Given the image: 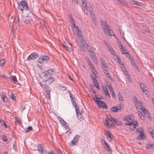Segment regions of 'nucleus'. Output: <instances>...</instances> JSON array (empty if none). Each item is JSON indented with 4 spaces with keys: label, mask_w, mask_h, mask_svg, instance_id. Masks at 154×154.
Instances as JSON below:
<instances>
[{
    "label": "nucleus",
    "mask_w": 154,
    "mask_h": 154,
    "mask_svg": "<svg viewBox=\"0 0 154 154\" xmlns=\"http://www.w3.org/2000/svg\"><path fill=\"white\" fill-rule=\"evenodd\" d=\"M74 106L75 107V109L77 115V117L78 119L80 120L81 121L83 120L84 118L82 115V114L81 113L79 112H78L79 108V106L76 105V103H74Z\"/></svg>",
    "instance_id": "423d86ee"
},
{
    "label": "nucleus",
    "mask_w": 154,
    "mask_h": 154,
    "mask_svg": "<svg viewBox=\"0 0 154 154\" xmlns=\"http://www.w3.org/2000/svg\"><path fill=\"white\" fill-rule=\"evenodd\" d=\"M11 97L12 100H15L16 98L15 97L14 94L12 92H11Z\"/></svg>",
    "instance_id": "a18cd8bd"
},
{
    "label": "nucleus",
    "mask_w": 154,
    "mask_h": 154,
    "mask_svg": "<svg viewBox=\"0 0 154 154\" xmlns=\"http://www.w3.org/2000/svg\"><path fill=\"white\" fill-rule=\"evenodd\" d=\"M37 147V150L40 152L41 154H45L47 152V151L44 149L40 144L38 145Z\"/></svg>",
    "instance_id": "dca6fc26"
},
{
    "label": "nucleus",
    "mask_w": 154,
    "mask_h": 154,
    "mask_svg": "<svg viewBox=\"0 0 154 154\" xmlns=\"http://www.w3.org/2000/svg\"><path fill=\"white\" fill-rule=\"evenodd\" d=\"M92 79L93 80V83L94 84V86L98 89H99L100 88L99 86V84L97 79L95 78L93 75L92 76Z\"/></svg>",
    "instance_id": "f3484780"
},
{
    "label": "nucleus",
    "mask_w": 154,
    "mask_h": 154,
    "mask_svg": "<svg viewBox=\"0 0 154 154\" xmlns=\"http://www.w3.org/2000/svg\"><path fill=\"white\" fill-rule=\"evenodd\" d=\"M122 52L123 54H128V52L127 51V50L125 49L124 48V49H122Z\"/></svg>",
    "instance_id": "49530a36"
},
{
    "label": "nucleus",
    "mask_w": 154,
    "mask_h": 154,
    "mask_svg": "<svg viewBox=\"0 0 154 154\" xmlns=\"http://www.w3.org/2000/svg\"><path fill=\"white\" fill-rule=\"evenodd\" d=\"M114 123H116V124L118 125H120L122 124V123L120 121H119L118 119H115L114 122Z\"/></svg>",
    "instance_id": "79ce46f5"
},
{
    "label": "nucleus",
    "mask_w": 154,
    "mask_h": 154,
    "mask_svg": "<svg viewBox=\"0 0 154 154\" xmlns=\"http://www.w3.org/2000/svg\"><path fill=\"white\" fill-rule=\"evenodd\" d=\"M54 80V78L53 77H49L48 79L44 81V82H48L49 84H51L53 81Z\"/></svg>",
    "instance_id": "4be33fe9"
},
{
    "label": "nucleus",
    "mask_w": 154,
    "mask_h": 154,
    "mask_svg": "<svg viewBox=\"0 0 154 154\" xmlns=\"http://www.w3.org/2000/svg\"><path fill=\"white\" fill-rule=\"evenodd\" d=\"M13 149L15 151H17V147L16 146V141H14V142L13 146Z\"/></svg>",
    "instance_id": "f704fd0d"
},
{
    "label": "nucleus",
    "mask_w": 154,
    "mask_h": 154,
    "mask_svg": "<svg viewBox=\"0 0 154 154\" xmlns=\"http://www.w3.org/2000/svg\"><path fill=\"white\" fill-rule=\"evenodd\" d=\"M118 96L119 99V100L123 101L124 100L120 92H119L118 93Z\"/></svg>",
    "instance_id": "72a5a7b5"
},
{
    "label": "nucleus",
    "mask_w": 154,
    "mask_h": 154,
    "mask_svg": "<svg viewBox=\"0 0 154 154\" xmlns=\"http://www.w3.org/2000/svg\"><path fill=\"white\" fill-rule=\"evenodd\" d=\"M60 88L61 90L63 91H65L67 90V88L66 87H64L63 86H61L60 87Z\"/></svg>",
    "instance_id": "052dcab7"
},
{
    "label": "nucleus",
    "mask_w": 154,
    "mask_h": 154,
    "mask_svg": "<svg viewBox=\"0 0 154 154\" xmlns=\"http://www.w3.org/2000/svg\"><path fill=\"white\" fill-rule=\"evenodd\" d=\"M58 119L61 124L63 126H65L66 124V122L62 118L60 117H58Z\"/></svg>",
    "instance_id": "aec40b11"
},
{
    "label": "nucleus",
    "mask_w": 154,
    "mask_h": 154,
    "mask_svg": "<svg viewBox=\"0 0 154 154\" xmlns=\"http://www.w3.org/2000/svg\"><path fill=\"white\" fill-rule=\"evenodd\" d=\"M0 123L2 124V125H3L5 128H7L8 127L7 125L5 124L4 120H0Z\"/></svg>",
    "instance_id": "e433bc0d"
},
{
    "label": "nucleus",
    "mask_w": 154,
    "mask_h": 154,
    "mask_svg": "<svg viewBox=\"0 0 154 154\" xmlns=\"http://www.w3.org/2000/svg\"><path fill=\"white\" fill-rule=\"evenodd\" d=\"M3 137L2 138V139L5 142H6L8 140V139H7V137L5 135H2Z\"/></svg>",
    "instance_id": "c03bdc74"
},
{
    "label": "nucleus",
    "mask_w": 154,
    "mask_h": 154,
    "mask_svg": "<svg viewBox=\"0 0 154 154\" xmlns=\"http://www.w3.org/2000/svg\"><path fill=\"white\" fill-rule=\"evenodd\" d=\"M131 64L134 67H136L135 62L132 58H131L130 60Z\"/></svg>",
    "instance_id": "c9c22d12"
},
{
    "label": "nucleus",
    "mask_w": 154,
    "mask_h": 154,
    "mask_svg": "<svg viewBox=\"0 0 154 154\" xmlns=\"http://www.w3.org/2000/svg\"><path fill=\"white\" fill-rule=\"evenodd\" d=\"M17 8L21 10L23 12V10L27 11L29 8L26 2L23 1H21L18 4Z\"/></svg>",
    "instance_id": "7ed1b4c3"
},
{
    "label": "nucleus",
    "mask_w": 154,
    "mask_h": 154,
    "mask_svg": "<svg viewBox=\"0 0 154 154\" xmlns=\"http://www.w3.org/2000/svg\"><path fill=\"white\" fill-rule=\"evenodd\" d=\"M123 71L124 74L126 76L127 78H129V75L127 70L125 68H124V69L123 70Z\"/></svg>",
    "instance_id": "473e14b6"
},
{
    "label": "nucleus",
    "mask_w": 154,
    "mask_h": 154,
    "mask_svg": "<svg viewBox=\"0 0 154 154\" xmlns=\"http://www.w3.org/2000/svg\"><path fill=\"white\" fill-rule=\"evenodd\" d=\"M105 134L106 135L107 139L109 142H111L112 140L113 136L110 131L109 130L106 131Z\"/></svg>",
    "instance_id": "9b49d317"
},
{
    "label": "nucleus",
    "mask_w": 154,
    "mask_h": 154,
    "mask_svg": "<svg viewBox=\"0 0 154 154\" xmlns=\"http://www.w3.org/2000/svg\"><path fill=\"white\" fill-rule=\"evenodd\" d=\"M77 42L79 45V47L83 51H85V46L86 45L85 42L84 37L77 39Z\"/></svg>",
    "instance_id": "f03ea898"
},
{
    "label": "nucleus",
    "mask_w": 154,
    "mask_h": 154,
    "mask_svg": "<svg viewBox=\"0 0 154 154\" xmlns=\"http://www.w3.org/2000/svg\"><path fill=\"white\" fill-rule=\"evenodd\" d=\"M54 69L52 68L45 71V72L48 73V75L50 76H51L53 74V72H54Z\"/></svg>",
    "instance_id": "412c9836"
},
{
    "label": "nucleus",
    "mask_w": 154,
    "mask_h": 154,
    "mask_svg": "<svg viewBox=\"0 0 154 154\" xmlns=\"http://www.w3.org/2000/svg\"><path fill=\"white\" fill-rule=\"evenodd\" d=\"M139 85L141 88V89L144 88L145 87L144 85L142 83H140Z\"/></svg>",
    "instance_id": "5fc2aeb1"
},
{
    "label": "nucleus",
    "mask_w": 154,
    "mask_h": 154,
    "mask_svg": "<svg viewBox=\"0 0 154 154\" xmlns=\"http://www.w3.org/2000/svg\"><path fill=\"white\" fill-rule=\"evenodd\" d=\"M5 63V61L4 60H1L0 61V66H3Z\"/></svg>",
    "instance_id": "a19ab883"
},
{
    "label": "nucleus",
    "mask_w": 154,
    "mask_h": 154,
    "mask_svg": "<svg viewBox=\"0 0 154 154\" xmlns=\"http://www.w3.org/2000/svg\"><path fill=\"white\" fill-rule=\"evenodd\" d=\"M78 112H80L81 113L83 114L84 113V111L83 110V109L82 108L79 109V110H78Z\"/></svg>",
    "instance_id": "e2e57ef3"
},
{
    "label": "nucleus",
    "mask_w": 154,
    "mask_h": 154,
    "mask_svg": "<svg viewBox=\"0 0 154 154\" xmlns=\"http://www.w3.org/2000/svg\"><path fill=\"white\" fill-rule=\"evenodd\" d=\"M15 120L19 124H21V122L20 120V119H18L17 117L15 118Z\"/></svg>",
    "instance_id": "603ef678"
},
{
    "label": "nucleus",
    "mask_w": 154,
    "mask_h": 154,
    "mask_svg": "<svg viewBox=\"0 0 154 154\" xmlns=\"http://www.w3.org/2000/svg\"><path fill=\"white\" fill-rule=\"evenodd\" d=\"M115 120V119L112 117L110 116L109 118L108 117L107 119L105 120L104 123L105 125L107 126V128H109L112 126L113 123H114Z\"/></svg>",
    "instance_id": "39448f33"
},
{
    "label": "nucleus",
    "mask_w": 154,
    "mask_h": 154,
    "mask_svg": "<svg viewBox=\"0 0 154 154\" xmlns=\"http://www.w3.org/2000/svg\"><path fill=\"white\" fill-rule=\"evenodd\" d=\"M83 7V9L84 10V11H85L86 10H87V4H84V5H82Z\"/></svg>",
    "instance_id": "864d4df0"
},
{
    "label": "nucleus",
    "mask_w": 154,
    "mask_h": 154,
    "mask_svg": "<svg viewBox=\"0 0 154 154\" xmlns=\"http://www.w3.org/2000/svg\"><path fill=\"white\" fill-rule=\"evenodd\" d=\"M101 144L103 146L104 148L106 150L109 152H111L112 150L110 148L108 144L105 141L103 142V140H101Z\"/></svg>",
    "instance_id": "f8f14e48"
},
{
    "label": "nucleus",
    "mask_w": 154,
    "mask_h": 154,
    "mask_svg": "<svg viewBox=\"0 0 154 154\" xmlns=\"http://www.w3.org/2000/svg\"><path fill=\"white\" fill-rule=\"evenodd\" d=\"M110 28H108L106 29V32H108V35L110 36H113L115 35V34L114 33L113 31L112 30L110 29Z\"/></svg>",
    "instance_id": "5701e85b"
},
{
    "label": "nucleus",
    "mask_w": 154,
    "mask_h": 154,
    "mask_svg": "<svg viewBox=\"0 0 154 154\" xmlns=\"http://www.w3.org/2000/svg\"><path fill=\"white\" fill-rule=\"evenodd\" d=\"M69 95L70 97V98L71 99V101L73 105L74 106V104L75 103H75L74 102V100L73 99V98L72 97V94L69 91Z\"/></svg>",
    "instance_id": "a878e982"
},
{
    "label": "nucleus",
    "mask_w": 154,
    "mask_h": 154,
    "mask_svg": "<svg viewBox=\"0 0 154 154\" xmlns=\"http://www.w3.org/2000/svg\"><path fill=\"white\" fill-rule=\"evenodd\" d=\"M131 3L137 5V3H138V1H134L133 0H132L131 1Z\"/></svg>",
    "instance_id": "0e129e2a"
},
{
    "label": "nucleus",
    "mask_w": 154,
    "mask_h": 154,
    "mask_svg": "<svg viewBox=\"0 0 154 154\" xmlns=\"http://www.w3.org/2000/svg\"><path fill=\"white\" fill-rule=\"evenodd\" d=\"M32 128L31 126H29L27 128H25L24 129V131H25L26 133H27L28 132L30 131H32Z\"/></svg>",
    "instance_id": "7c9ffc66"
},
{
    "label": "nucleus",
    "mask_w": 154,
    "mask_h": 154,
    "mask_svg": "<svg viewBox=\"0 0 154 154\" xmlns=\"http://www.w3.org/2000/svg\"><path fill=\"white\" fill-rule=\"evenodd\" d=\"M137 124V121H133L132 122L130 121L127 122L125 124L126 125H130V129L131 131H133L136 127V124Z\"/></svg>",
    "instance_id": "0eeeda50"
},
{
    "label": "nucleus",
    "mask_w": 154,
    "mask_h": 154,
    "mask_svg": "<svg viewBox=\"0 0 154 154\" xmlns=\"http://www.w3.org/2000/svg\"><path fill=\"white\" fill-rule=\"evenodd\" d=\"M82 5H84V4H87L86 0H82Z\"/></svg>",
    "instance_id": "338daca9"
},
{
    "label": "nucleus",
    "mask_w": 154,
    "mask_h": 154,
    "mask_svg": "<svg viewBox=\"0 0 154 154\" xmlns=\"http://www.w3.org/2000/svg\"><path fill=\"white\" fill-rule=\"evenodd\" d=\"M72 23V27L73 30L74 31L76 29V27H79L78 26H76L75 23L74 21L71 23Z\"/></svg>",
    "instance_id": "2f4dec72"
},
{
    "label": "nucleus",
    "mask_w": 154,
    "mask_h": 154,
    "mask_svg": "<svg viewBox=\"0 0 154 154\" xmlns=\"http://www.w3.org/2000/svg\"><path fill=\"white\" fill-rule=\"evenodd\" d=\"M92 59L93 60V62L95 63L96 64H97V61L96 57H95V58H92Z\"/></svg>",
    "instance_id": "13d9d810"
},
{
    "label": "nucleus",
    "mask_w": 154,
    "mask_h": 154,
    "mask_svg": "<svg viewBox=\"0 0 154 154\" xmlns=\"http://www.w3.org/2000/svg\"><path fill=\"white\" fill-rule=\"evenodd\" d=\"M43 73L44 74V75L43 76L44 77H48L49 76H50L49 75L48 73H46L45 72V71L43 72Z\"/></svg>",
    "instance_id": "774afa93"
},
{
    "label": "nucleus",
    "mask_w": 154,
    "mask_h": 154,
    "mask_svg": "<svg viewBox=\"0 0 154 154\" xmlns=\"http://www.w3.org/2000/svg\"><path fill=\"white\" fill-rule=\"evenodd\" d=\"M91 53L90 54V55L91 56L92 59L95 58L96 57L95 53L94 52L91 51Z\"/></svg>",
    "instance_id": "4c0bfd02"
},
{
    "label": "nucleus",
    "mask_w": 154,
    "mask_h": 154,
    "mask_svg": "<svg viewBox=\"0 0 154 154\" xmlns=\"http://www.w3.org/2000/svg\"><path fill=\"white\" fill-rule=\"evenodd\" d=\"M77 143L76 141H75L73 139L71 141V145L72 146H73L75 145Z\"/></svg>",
    "instance_id": "de8ad7c7"
},
{
    "label": "nucleus",
    "mask_w": 154,
    "mask_h": 154,
    "mask_svg": "<svg viewBox=\"0 0 154 154\" xmlns=\"http://www.w3.org/2000/svg\"><path fill=\"white\" fill-rule=\"evenodd\" d=\"M98 98H97V100H96V102L99 108L106 109L107 108V106L106 105L105 103L104 102L98 100Z\"/></svg>",
    "instance_id": "6e6552de"
},
{
    "label": "nucleus",
    "mask_w": 154,
    "mask_h": 154,
    "mask_svg": "<svg viewBox=\"0 0 154 154\" xmlns=\"http://www.w3.org/2000/svg\"><path fill=\"white\" fill-rule=\"evenodd\" d=\"M22 21L24 23L26 24H30V21L28 19H26L25 17H23L22 18Z\"/></svg>",
    "instance_id": "b1692460"
},
{
    "label": "nucleus",
    "mask_w": 154,
    "mask_h": 154,
    "mask_svg": "<svg viewBox=\"0 0 154 154\" xmlns=\"http://www.w3.org/2000/svg\"><path fill=\"white\" fill-rule=\"evenodd\" d=\"M149 131L152 137L154 139V130H152L151 128H150L149 129Z\"/></svg>",
    "instance_id": "bb28decb"
},
{
    "label": "nucleus",
    "mask_w": 154,
    "mask_h": 154,
    "mask_svg": "<svg viewBox=\"0 0 154 154\" xmlns=\"http://www.w3.org/2000/svg\"><path fill=\"white\" fill-rule=\"evenodd\" d=\"M102 68L104 73L109 71L108 66L106 65L102 66Z\"/></svg>",
    "instance_id": "393cba45"
},
{
    "label": "nucleus",
    "mask_w": 154,
    "mask_h": 154,
    "mask_svg": "<svg viewBox=\"0 0 154 154\" xmlns=\"http://www.w3.org/2000/svg\"><path fill=\"white\" fill-rule=\"evenodd\" d=\"M135 104L136 108L138 110L139 109L140 110L139 111L140 112V114L139 113L138 115L139 116H141V115H142L143 118L146 116L148 119L150 120H151V118L149 113L147 111L145 108H143L140 102L137 100V101L135 102ZM140 119H141L144 120V119H142L141 116H140Z\"/></svg>",
    "instance_id": "f257e3e1"
},
{
    "label": "nucleus",
    "mask_w": 154,
    "mask_h": 154,
    "mask_svg": "<svg viewBox=\"0 0 154 154\" xmlns=\"http://www.w3.org/2000/svg\"><path fill=\"white\" fill-rule=\"evenodd\" d=\"M64 126L67 131L68 132L70 130L69 126L68 125L65 126Z\"/></svg>",
    "instance_id": "6e6d98bb"
},
{
    "label": "nucleus",
    "mask_w": 154,
    "mask_h": 154,
    "mask_svg": "<svg viewBox=\"0 0 154 154\" xmlns=\"http://www.w3.org/2000/svg\"><path fill=\"white\" fill-rule=\"evenodd\" d=\"M106 76H107L109 79L112 80V78L111 75L109 73V71L104 73Z\"/></svg>",
    "instance_id": "cd10ccee"
},
{
    "label": "nucleus",
    "mask_w": 154,
    "mask_h": 154,
    "mask_svg": "<svg viewBox=\"0 0 154 154\" xmlns=\"http://www.w3.org/2000/svg\"><path fill=\"white\" fill-rule=\"evenodd\" d=\"M153 146L152 144H147L146 145V147L148 149H149Z\"/></svg>",
    "instance_id": "37998d69"
},
{
    "label": "nucleus",
    "mask_w": 154,
    "mask_h": 154,
    "mask_svg": "<svg viewBox=\"0 0 154 154\" xmlns=\"http://www.w3.org/2000/svg\"><path fill=\"white\" fill-rule=\"evenodd\" d=\"M126 57L128 58V59L130 60L131 58H132L131 56L130 55V54L128 53V54H126Z\"/></svg>",
    "instance_id": "4d7b16f0"
},
{
    "label": "nucleus",
    "mask_w": 154,
    "mask_h": 154,
    "mask_svg": "<svg viewBox=\"0 0 154 154\" xmlns=\"http://www.w3.org/2000/svg\"><path fill=\"white\" fill-rule=\"evenodd\" d=\"M137 5L138 6H143L144 5L141 2H139L138 1V3H137Z\"/></svg>",
    "instance_id": "bf43d9fd"
},
{
    "label": "nucleus",
    "mask_w": 154,
    "mask_h": 154,
    "mask_svg": "<svg viewBox=\"0 0 154 154\" xmlns=\"http://www.w3.org/2000/svg\"><path fill=\"white\" fill-rule=\"evenodd\" d=\"M91 17L92 18V21L94 22H95L96 20V18L95 17L94 14H93L92 15H91Z\"/></svg>",
    "instance_id": "ea45409f"
},
{
    "label": "nucleus",
    "mask_w": 154,
    "mask_h": 154,
    "mask_svg": "<svg viewBox=\"0 0 154 154\" xmlns=\"http://www.w3.org/2000/svg\"><path fill=\"white\" fill-rule=\"evenodd\" d=\"M108 87L111 92L114 91L111 85H108Z\"/></svg>",
    "instance_id": "3c124183"
},
{
    "label": "nucleus",
    "mask_w": 154,
    "mask_h": 154,
    "mask_svg": "<svg viewBox=\"0 0 154 154\" xmlns=\"http://www.w3.org/2000/svg\"><path fill=\"white\" fill-rule=\"evenodd\" d=\"M45 88L46 93L48 96V98L50 100H51V95H50V91L51 88L48 86L47 84H45Z\"/></svg>",
    "instance_id": "4468645a"
},
{
    "label": "nucleus",
    "mask_w": 154,
    "mask_h": 154,
    "mask_svg": "<svg viewBox=\"0 0 154 154\" xmlns=\"http://www.w3.org/2000/svg\"><path fill=\"white\" fill-rule=\"evenodd\" d=\"M124 119L125 120L128 122L129 121V120L131 119V118L129 116H127Z\"/></svg>",
    "instance_id": "09e8293b"
},
{
    "label": "nucleus",
    "mask_w": 154,
    "mask_h": 154,
    "mask_svg": "<svg viewBox=\"0 0 154 154\" xmlns=\"http://www.w3.org/2000/svg\"><path fill=\"white\" fill-rule=\"evenodd\" d=\"M38 54L35 52H33L27 58V60L30 61L31 60H34L37 57H38Z\"/></svg>",
    "instance_id": "ddd939ff"
},
{
    "label": "nucleus",
    "mask_w": 154,
    "mask_h": 154,
    "mask_svg": "<svg viewBox=\"0 0 154 154\" xmlns=\"http://www.w3.org/2000/svg\"><path fill=\"white\" fill-rule=\"evenodd\" d=\"M95 96L96 97V99L94 98L93 99H94V101H96V100H97V98H98V100H100L101 99L103 98V97L101 96H100V97H97V96L96 95H95Z\"/></svg>",
    "instance_id": "680f3d73"
},
{
    "label": "nucleus",
    "mask_w": 154,
    "mask_h": 154,
    "mask_svg": "<svg viewBox=\"0 0 154 154\" xmlns=\"http://www.w3.org/2000/svg\"><path fill=\"white\" fill-rule=\"evenodd\" d=\"M80 136L79 135H76L75 136V137L73 138V140H74L75 141H76L77 142L78 141L79 138L80 137Z\"/></svg>",
    "instance_id": "58836bf2"
},
{
    "label": "nucleus",
    "mask_w": 154,
    "mask_h": 154,
    "mask_svg": "<svg viewBox=\"0 0 154 154\" xmlns=\"http://www.w3.org/2000/svg\"><path fill=\"white\" fill-rule=\"evenodd\" d=\"M76 33V34L79 38L83 37L82 32L80 30L79 27H76V29L73 31Z\"/></svg>",
    "instance_id": "2eb2a0df"
},
{
    "label": "nucleus",
    "mask_w": 154,
    "mask_h": 154,
    "mask_svg": "<svg viewBox=\"0 0 154 154\" xmlns=\"http://www.w3.org/2000/svg\"><path fill=\"white\" fill-rule=\"evenodd\" d=\"M63 46L66 50L70 51L72 49V45L68 43V44H65L63 45Z\"/></svg>",
    "instance_id": "a211bd4d"
},
{
    "label": "nucleus",
    "mask_w": 154,
    "mask_h": 154,
    "mask_svg": "<svg viewBox=\"0 0 154 154\" xmlns=\"http://www.w3.org/2000/svg\"><path fill=\"white\" fill-rule=\"evenodd\" d=\"M49 60V57L47 56H42L38 59V61L40 63H44V62H47Z\"/></svg>",
    "instance_id": "1a4fd4ad"
},
{
    "label": "nucleus",
    "mask_w": 154,
    "mask_h": 154,
    "mask_svg": "<svg viewBox=\"0 0 154 154\" xmlns=\"http://www.w3.org/2000/svg\"><path fill=\"white\" fill-rule=\"evenodd\" d=\"M101 25L104 31L106 33V29L108 28H110L109 26V25L108 23L105 21L102 20L101 21Z\"/></svg>",
    "instance_id": "9d476101"
},
{
    "label": "nucleus",
    "mask_w": 154,
    "mask_h": 154,
    "mask_svg": "<svg viewBox=\"0 0 154 154\" xmlns=\"http://www.w3.org/2000/svg\"><path fill=\"white\" fill-rule=\"evenodd\" d=\"M121 108H119L117 107H113L111 109V110L112 112H117L118 109H120Z\"/></svg>",
    "instance_id": "c85d7f7f"
},
{
    "label": "nucleus",
    "mask_w": 154,
    "mask_h": 154,
    "mask_svg": "<svg viewBox=\"0 0 154 154\" xmlns=\"http://www.w3.org/2000/svg\"><path fill=\"white\" fill-rule=\"evenodd\" d=\"M117 1L121 3L122 4L124 5H125L126 4V3L125 2L123 1V0H116Z\"/></svg>",
    "instance_id": "8fccbe9b"
},
{
    "label": "nucleus",
    "mask_w": 154,
    "mask_h": 154,
    "mask_svg": "<svg viewBox=\"0 0 154 154\" xmlns=\"http://www.w3.org/2000/svg\"><path fill=\"white\" fill-rule=\"evenodd\" d=\"M136 131L137 133L140 134L139 136L137 137V140H144L145 138V136L144 134V131L142 128H139L136 129Z\"/></svg>",
    "instance_id": "20e7f679"
},
{
    "label": "nucleus",
    "mask_w": 154,
    "mask_h": 154,
    "mask_svg": "<svg viewBox=\"0 0 154 154\" xmlns=\"http://www.w3.org/2000/svg\"><path fill=\"white\" fill-rule=\"evenodd\" d=\"M10 79L12 80L16 84L19 85V83L16 77L14 75H12L10 77Z\"/></svg>",
    "instance_id": "6ab92c4d"
},
{
    "label": "nucleus",
    "mask_w": 154,
    "mask_h": 154,
    "mask_svg": "<svg viewBox=\"0 0 154 154\" xmlns=\"http://www.w3.org/2000/svg\"><path fill=\"white\" fill-rule=\"evenodd\" d=\"M100 62H101V66L106 65V64L105 63V60L103 58H101Z\"/></svg>",
    "instance_id": "c756f323"
},
{
    "label": "nucleus",
    "mask_w": 154,
    "mask_h": 154,
    "mask_svg": "<svg viewBox=\"0 0 154 154\" xmlns=\"http://www.w3.org/2000/svg\"><path fill=\"white\" fill-rule=\"evenodd\" d=\"M17 21L16 23H17V24L18 25H19L20 20H19V15H18L17 16Z\"/></svg>",
    "instance_id": "69168bd1"
}]
</instances>
